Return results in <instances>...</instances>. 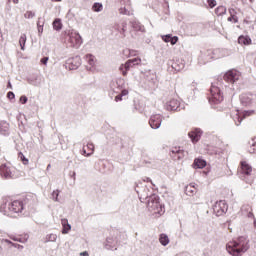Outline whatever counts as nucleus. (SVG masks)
I'll return each mask as SVG.
<instances>
[{
	"instance_id": "nucleus-1",
	"label": "nucleus",
	"mask_w": 256,
	"mask_h": 256,
	"mask_svg": "<svg viewBox=\"0 0 256 256\" xmlns=\"http://www.w3.org/2000/svg\"><path fill=\"white\" fill-rule=\"evenodd\" d=\"M226 251L232 256H242L249 251V239L247 236H239L226 245Z\"/></svg>"
},
{
	"instance_id": "nucleus-25",
	"label": "nucleus",
	"mask_w": 256,
	"mask_h": 256,
	"mask_svg": "<svg viewBox=\"0 0 256 256\" xmlns=\"http://www.w3.org/2000/svg\"><path fill=\"white\" fill-rule=\"evenodd\" d=\"M0 135H9V123L7 121L0 122Z\"/></svg>"
},
{
	"instance_id": "nucleus-17",
	"label": "nucleus",
	"mask_w": 256,
	"mask_h": 256,
	"mask_svg": "<svg viewBox=\"0 0 256 256\" xmlns=\"http://www.w3.org/2000/svg\"><path fill=\"white\" fill-rule=\"evenodd\" d=\"M170 156L174 161H180V159L185 157V151L181 147H174L170 151Z\"/></svg>"
},
{
	"instance_id": "nucleus-19",
	"label": "nucleus",
	"mask_w": 256,
	"mask_h": 256,
	"mask_svg": "<svg viewBox=\"0 0 256 256\" xmlns=\"http://www.w3.org/2000/svg\"><path fill=\"white\" fill-rule=\"evenodd\" d=\"M170 63H171V67H172V69H174V71H183V69H185V60H183V59H175V60L171 61Z\"/></svg>"
},
{
	"instance_id": "nucleus-40",
	"label": "nucleus",
	"mask_w": 256,
	"mask_h": 256,
	"mask_svg": "<svg viewBox=\"0 0 256 256\" xmlns=\"http://www.w3.org/2000/svg\"><path fill=\"white\" fill-rule=\"evenodd\" d=\"M55 241H57V234H49L46 236V243H55Z\"/></svg>"
},
{
	"instance_id": "nucleus-20",
	"label": "nucleus",
	"mask_w": 256,
	"mask_h": 256,
	"mask_svg": "<svg viewBox=\"0 0 256 256\" xmlns=\"http://www.w3.org/2000/svg\"><path fill=\"white\" fill-rule=\"evenodd\" d=\"M27 82L29 83V85H34V87H39V85H41V75L32 74L27 77Z\"/></svg>"
},
{
	"instance_id": "nucleus-34",
	"label": "nucleus",
	"mask_w": 256,
	"mask_h": 256,
	"mask_svg": "<svg viewBox=\"0 0 256 256\" xmlns=\"http://www.w3.org/2000/svg\"><path fill=\"white\" fill-rule=\"evenodd\" d=\"M85 148L90 151L86 154L87 157H91V155H93V153H95V145L92 142H89Z\"/></svg>"
},
{
	"instance_id": "nucleus-15",
	"label": "nucleus",
	"mask_w": 256,
	"mask_h": 256,
	"mask_svg": "<svg viewBox=\"0 0 256 256\" xmlns=\"http://www.w3.org/2000/svg\"><path fill=\"white\" fill-rule=\"evenodd\" d=\"M67 65L70 71H75V69H79V67H81V57L75 56V57L69 58L67 60Z\"/></svg>"
},
{
	"instance_id": "nucleus-43",
	"label": "nucleus",
	"mask_w": 256,
	"mask_h": 256,
	"mask_svg": "<svg viewBox=\"0 0 256 256\" xmlns=\"http://www.w3.org/2000/svg\"><path fill=\"white\" fill-rule=\"evenodd\" d=\"M59 193H61V191L59 190H54L51 194V197L53 199V201H59Z\"/></svg>"
},
{
	"instance_id": "nucleus-53",
	"label": "nucleus",
	"mask_w": 256,
	"mask_h": 256,
	"mask_svg": "<svg viewBox=\"0 0 256 256\" xmlns=\"http://www.w3.org/2000/svg\"><path fill=\"white\" fill-rule=\"evenodd\" d=\"M247 218L248 219H255V215L253 214V210H250V212H247Z\"/></svg>"
},
{
	"instance_id": "nucleus-4",
	"label": "nucleus",
	"mask_w": 256,
	"mask_h": 256,
	"mask_svg": "<svg viewBox=\"0 0 256 256\" xmlns=\"http://www.w3.org/2000/svg\"><path fill=\"white\" fill-rule=\"evenodd\" d=\"M110 89L114 93H117L118 95L115 97V101L118 103V101H123V97H126V95H129V90L125 89V80L118 79L113 80L110 83Z\"/></svg>"
},
{
	"instance_id": "nucleus-23",
	"label": "nucleus",
	"mask_w": 256,
	"mask_h": 256,
	"mask_svg": "<svg viewBox=\"0 0 256 256\" xmlns=\"http://www.w3.org/2000/svg\"><path fill=\"white\" fill-rule=\"evenodd\" d=\"M253 113H255L254 110H244L242 112V116L236 114V118H235V119H237L236 125L237 126L241 125V121H243V119H245V117H249V116L253 115Z\"/></svg>"
},
{
	"instance_id": "nucleus-22",
	"label": "nucleus",
	"mask_w": 256,
	"mask_h": 256,
	"mask_svg": "<svg viewBox=\"0 0 256 256\" xmlns=\"http://www.w3.org/2000/svg\"><path fill=\"white\" fill-rule=\"evenodd\" d=\"M161 38L164 43H170L171 45H177L179 41V37L173 36V34L162 35Z\"/></svg>"
},
{
	"instance_id": "nucleus-63",
	"label": "nucleus",
	"mask_w": 256,
	"mask_h": 256,
	"mask_svg": "<svg viewBox=\"0 0 256 256\" xmlns=\"http://www.w3.org/2000/svg\"><path fill=\"white\" fill-rule=\"evenodd\" d=\"M0 37H3V33L1 32V29H0Z\"/></svg>"
},
{
	"instance_id": "nucleus-39",
	"label": "nucleus",
	"mask_w": 256,
	"mask_h": 256,
	"mask_svg": "<svg viewBox=\"0 0 256 256\" xmlns=\"http://www.w3.org/2000/svg\"><path fill=\"white\" fill-rule=\"evenodd\" d=\"M44 25H45V22H41V18H39L37 21V29H38L39 35L43 34V26Z\"/></svg>"
},
{
	"instance_id": "nucleus-51",
	"label": "nucleus",
	"mask_w": 256,
	"mask_h": 256,
	"mask_svg": "<svg viewBox=\"0 0 256 256\" xmlns=\"http://www.w3.org/2000/svg\"><path fill=\"white\" fill-rule=\"evenodd\" d=\"M228 21H234V23H237L239 21V18H237V16L230 15V17H228Z\"/></svg>"
},
{
	"instance_id": "nucleus-7",
	"label": "nucleus",
	"mask_w": 256,
	"mask_h": 256,
	"mask_svg": "<svg viewBox=\"0 0 256 256\" xmlns=\"http://www.w3.org/2000/svg\"><path fill=\"white\" fill-rule=\"evenodd\" d=\"M141 63L140 58H133L126 61L124 64H121L119 67V71H121L123 77H127V73L131 70L135 65H139Z\"/></svg>"
},
{
	"instance_id": "nucleus-62",
	"label": "nucleus",
	"mask_w": 256,
	"mask_h": 256,
	"mask_svg": "<svg viewBox=\"0 0 256 256\" xmlns=\"http://www.w3.org/2000/svg\"><path fill=\"white\" fill-rule=\"evenodd\" d=\"M146 181L147 182H151V178H146Z\"/></svg>"
},
{
	"instance_id": "nucleus-27",
	"label": "nucleus",
	"mask_w": 256,
	"mask_h": 256,
	"mask_svg": "<svg viewBox=\"0 0 256 256\" xmlns=\"http://www.w3.org/2000/svg\"><path fill=\"white\" fill-rule=\"evenodd\" d=\"M239 45H251V38L249 36L241 35L238 37Z\"/></svg>"
},
{
	"instance_id": "nucleus-10",
	"label": "nucleus",
	"mask_w": 256,
	"mask_h": 256,
	"mask_svg": "<svg viewBox=\"0 0 256 256\" xmlns=\"http://www.w3.org/2000/svg\"><path fill=\"white\" fill-rule=\"evenodd\" d=\"M256 95L248 92L240 95V103L243 107H251L255 103Z\"/></svg>"
},
{
	"instance_id": "nucleus-38",
	"label": "nucleus",
	"mask_w": 256,
	"mask_h": 256,
	"mask_svg": "<svg viewBox=\"0 0 256 256\" xmlns=\"http://www.w3.org/2000/svg\"><path fill=\"white\" fill-rule=\"evenodd\" d=\"M5 243H7L8 245H12V247H15V249H19V251H22V249H24L23 245H20L18 243H13L11 240L6 239L4 240Z\"/></svg>"
},
{
	"instance_id": "nucleus-44",
	"label": "nucleus",
	"mask_w": 256,
	"mask_h": 256,
	"mask_svg": "<svg viewBox=\"0 0 256 256\" xmlns=\"http://www.w3.org/2000/svg\"><path fill=\"white\" fill-rule=\"evenodd\" d=\"M24 17H25V19H33V17H35V12H33V11H27V12L24 14Z\"/></svg>"
},
{
	"instance_id": "nucleus-48",
	"label": "nucleus",
	"mask_w": 256,
	"mask_h": 256,
	"mask_svg": "<svg viewBox=\"0 0 256 256\" xmlns=\"http://www.w3.org/2000/svg\"><path fill=\"white\" fill-rule=\"evenodd\" d=\"M14 241H17L18 243H27V241H29V236L24 238H16Z\"/></svg>"
},
{
	"instance_id": "nucleus-45",
	"label": "nucleus",
	"mask_w": 256,
	"mask_h": 256,
	"mask_svg": "<svg viewBox=\"0 0 256 256\" xmlns=\"http://www.w3.org/2000/svg\"><path fill=\"white\" fill-rule=\"evenodd\" d=\"M250 211H253V208H251L250 205H243L242 206V213H249Z\"/></svg>"
},
{
	"instance_id": "nucleus-26",
	"label": "nucleus",
	"mask_w": 256,
	"mask_h": 256,
	"mask_svg": "<svg viewBox=\"0 0 256 256\" xmlns=\"http://www.w3.org/2000/svg\"><path fill=\"white\" fill-rule=\"evenodd\" d=\"M194 167L196 169H203V168L207 167V161H205L204 159H201V158H196L194 160Z\"/></svg>"
},
{
	"instance_id": "nucleus-30",
	"label": "nucleus",
	"mask_w": 256,
	"mask_h": 256,
	"mask_svg": "<svg viewBox=\"0 0 256 256\" xmlns=\"http://www.w3.org/2000/svg\"><path fill=\"white\" fill-rule=\"evenodd\" d=\"M227 13V7L225 6H218L215 9V14L217 15V17H223V15H225Z\"/></svg>"
},
{
	"instance_id": "nucleus-8",
	"label": "nucleus",
	"mask_w": 256,
	"mask_h": 256,
	"mask_svg": "<svg viewBox=\"0 0 256 256\" xmlns=\"http://www.w3.org/2000/svg\"><path fill=\"white\" fill-rule=\"evenodd\" d=\"M70 47H74L75 49H79L81 45L83 44V38L79 34V32L72 31L69 33V39Z\"/></svg>"
},
{
	"instance_id": "nucleus-47",
	"label": "nucleus",
	"mask_w": 256,
	"mask_h": 256,
	"mask_svg": "<svg viewBox=\"0 0 256 256\" xmlns=\"http://www.w3.org/2000/svg\"><path fill=\"white\" fill-rule=\"evenodd\" d=\"M121 31H122L123 37H125V31H127V22L121 23Z\"/></svg>"
},
{
	"instance_id": "nucleus-46",
	"label": "nucleus",
	"mask_w": 256,
	"mask_h": 256,
	"mask_svg": "<svg viewBox=\"0 0 256 256\" xmlns=\"http://www.w3.org/2000/svg\"><path fill=\"white\" fill-rule=\"evenodd\" d=\"M207 3L210 7V9H213L214 7H217V1L216 0H207Z\"/></svg>"
},
{
	"instance_id": "nucleus-12",
	"label": "nucleus",
	"mask_w": 256,
	"mask_h": 256,
	"mask_svg": "<svg viewBox=\"0 0 256 256\" xmlns=\"http://www.w3.org/2000/svg\"><path fill=\"white\" fill-rule=\"evenodd\" d=\"M104 247L108 251H117V247H119V240H117V237L109 236L104 242Z\"/></svg>"
},
{
	"instance_id": "nucleus-32",
	"label": "nucleus",
	"mask_w": 256,
	"mask_h": 256,
	"mask_svg": "<svg viewBox=\"0 0 256 256\" xmlns=\"http://www.w3.org/2000/svg\"><path fill=\"white\" fill-rule=\"evenodd\" d=\"M85 60L90 67H95V56H93L92 54H86Z\"/></svg>"
},
{
	"instance_id": "nucleus-59",
	"label": "nucleus",
	"mask_w": 256,
	"mask_h": 256,
	"mask_svg": "<svg viewBox=\"0 0 256 256\" xmlns=\"http://www.w3.org/2000/svg\"><path fill=\"white\" fill-rule=\"evenodd\" d=\"M80 255H81V256H89V252L84 251V252H81Z\"/></svg>"
},
{
	"instance_id": "nucleus-61",
	"label": "nucleus",
	"mask_w": 256,
	"mask_h": 256,
	"mask_svg": "<svg viewBox=\"0 0 256 256\" xmlns=\"http://www.w3.org/2000/svg\"><path fill=\"white\" fill-rule=\"evenodd\" d=\"M8 87H10V89H12V85H11V82H8Z\"/></svg>"
},
{
	"instance_id": "nucleus-60",
	"label": "nucleus",
	"mask_w": 256,
	"mask_h": 256,
	"mask_svg": "<svg viewBox=\"0 0 256 256\" xmlns=\"http://www.w3.org/2000/svg\"><path fill=\"white\" fill-rule=\"evenodd\" d=\"M15 5L19 3V0H12Z\"/></svg>"
},
{
	"instance_id": "nucleus-35",
	"label": "nucleus",
	"mask_w": 256,
	"mask_h": 256,
	"mask_svg": "<svg viewBox=\"0 0 256 256\" xmlns=\"http://www.w3.org/2000/svg\"><path fill=\"white\" fill-rule=\"evenodd\" d=\"M131 25L135 31H145V27H143V25H141L138 21H132Z\"/></svg>"
},
{
	"instance_id": "nucleus-29",
	"label": "nucleus",
	"mask_w": 256,
	"mask_h": 256,
	"mask_svg": "<svg viewBox=\"0 0 256 256\" xmlns=\"http://www.w3.org/2000/svg\"><path fill=\"white\" fill-rule=\"evenodd\" d=\"M52 26L54 31H61V29H63V23L61 22L60 18L54 19Z\"/></svg>"
},
{
	"instance_id": "nucleus-52",
	"label": "nucleus",
	"mask_w": 256,
	"mask_h": 256,
	"mask_svg": "<svg viewBox=\"0 0 256 256\" xmlns=\"http://www.w3.org/2000/svg\"><path fill=\"white\" fill-rule=\"evenodd\" d=\"M7 97H8V99H10V101H11L12 99H15V93H13L12 91H9V92L7 93Z\"/></svg>"
},
{
	"instance_id": "nucleus-9",
	"label": "nucleus",
	"mask_w": 256,
	"mask_h": 256,
	"mask_svg": "<svg viewBox=\"0 0 256 256\" xmlns=\"http://www.w3.org/2000/svg\"><path fill=\"white\" fill-rule=\"evenodd\" d=\"M229 209V206H227V202L225 200H220L216 202L213 206V212L215 213L216 217H221L222 215H225Z\"/></svg>"
},
{
	"instance_id": "nucleus-2",
	"label": "nucleus",
	"mask_w": 256,
	"mask_h": 256,
	"mask_svg": "<svg viewBox=\"0 0 256 256\" xmlns=\"http://www.w3.org/2000/svg\"><path fill=\"white\" fill-rule=\"evenodd\" d=\"M29 207V199L4 201L0 206V211L4 215H13V213H21L23 209Z\"/></svg>"
},
{
	"instance_id": "nucleus-18",
	"label": "nucleus",
	"mask_w": 256,
	"mask_h": 256,
	"mask_svg": "<svg viewBox=\"0 0 256 256\" xmlns=\"http://www.w3.org/2000/svg\"><path fill=\"white\" fill-rule=\"evenodd\" d=\"M0 177H2V179H13V172L7 164L0 166Z\"/></svg>"
},
{
	"instance_id": "nucleus-42",
	"label": "nucleus",
	"mask_w": 256,
	"mask_h": 256,
	"mask_svg": "<svg viewBox=\"0 0 256 256\" xmlns=\"http://www.w3.org/2000/svg\"><path fill=\"white\" fill-rule=\"evenodd\" d=\"M59 141H60L61 149L63 151L69 149V145L65 143V139H63V136L59 137Z\"/></svg>"
},
{
	"instance_id": "nucleus-31",
	"label": "nucleus",
	"mask_w": 256,
	"mask_h": 256,
	"mask_svg": "<svg viewBox=\"0 0 256 256\" xmlns=\"http://www.w3.org/2000/svg\"><path fill=\"white\" fill-rule=\"evenodd\" d=\"M159 242L163 247H167V245H169V236H167V234H160Z\"/></svg>"
},
{
	"instance_id": "nucleus-55",
	"label": "nucleus",
	"mask_w": 256,
	"mask_h": 256,
	"mask_svg": "<svg viewBox=\"0 0 256 256\" xmlns=\"http://www.w3.org/2000/svg\"><path fill=\"white\" fill-rule=\"evenodd\" d=\"M229 14H230L232 17H235V15H237V11L235 10V8H230V9H229Z\"/></svg>"
},
{
	"instance_id": "nucleus-37",
	"label": "nucleus",
	"mask_w": 256,
	"mask_h": 256,
	"mask_svg": "<svg viewBox=\"0 0 256 256\" xmlns=\"http://www.w3.org/2000/svg\"><path fill=\"white\" fill-rule=\"evenodd\" d=\"M249 145H250V147H249V149H248L249 153H256V137L253 138V139L249 142Z\"/></svg>"
},
{
	"instance_id": "nucleus-6",
	"label": "nucleus",
	"mask_w": 256,
	"mask_h": 256,
	"mask_svg": "<svg viewBox=\"0 0 256 256\" xmlns=\"http://www.w3.org/2000/svg\"><path fill=\"white\" fill-rule=\"evenodd\" d=\"M240 165H241L240 179H242V181H245L248 184L253 183V179L250 178L251 173L253 172V167H251V165H249L247 161H242Z\"/></svg>"
},
{
	"instance_id": "nucleus-14",
	"label": "nucleus",
	"mask_w": 256,
	"mask_h": 256,
	"mask_svg": "<svg viewBox=\"0 0 256 256\" xmlns=\"http://www.w3.org/2000/svg\"><path fill=\"white\" fill-rule=\"evenodd\" d=\"M161 123H163V116L160 114H154L149 119L151 129H159V127H161Z\"/></svg>"
},
{
	"instance_id": "nucleus-41",
	"label": "nucleus",
	"mask_w": 256,
	"mask_h": 256,
	"mask_svg": "<svg viewBox=\"0 0 256 256\" xmlns=\"http://www.w3.org/2000/svg\"><path fill=\"white\" fill-rule=\"evenodd\" d=\"M18 157L20 161H22L23 165H29V159H27L22 152L18 153Z\"/></svg>"
},
{
	"instance_id": "nucleus-16",
	"label": "nucleus",
	"mask_w": 256,
	"mask_h": 256,
	"mask_svg": "<svg viewBox=\"0 0 256 256\" xmlns=\"http://www.w3.org/2000/svg\"><path fill=\"white\" fill-rule=\"evenodd\" d=\"M180 107H181V102H179V100L177 99H171L165 104L166 111H181Z\"/></svg>"
},
{
	"instance_id": "nucleus-64",
	"label": "nucleus",
	"mask_w": 256,
	"mask_h": 256,
	"mask_svg": "<svg viewBox=\"0 0 256 256\" xmlns=\"http://www.w3.org/2000/svg\"><path fill=\"white\" fill-rule=\"evenodd\" d=\"M254 227L256 228V220H254Z\"/></svg>"
},
{
	"instance_id": "nucleus-58",
	"label": "nucleus",
	"mask_w": 256,
	"mask_h": 256,
	"mask_svg": "<svg viewBox=\"0 0 256 256\" xmlns=\"http://www.w3.org/2000/svg\"><path fill=\"white\" fill-rule=\"evenodd\" d=\"M155 80V75L152 74V76L149 78L147 77V81H154Z\"/></svg>"
},
{
	"instance_id": "nucleus-28",
	"label": "nucleus",
	"mask_w": 256,
	"mask_h": 256,
	"mask_svg": "<svg viewBox=\"0 0 256 256\" xmlns=\"http://www.w3.org/2000/svg\"><path fill=\"white\" fill-rule=\"evenodd\" d=\"M185 193L189 197H193V195H195V193H197V188H195V186L193 184H190V185L186 186Z\"/></svg>"
},
{
	"instance_id": "nucleus-56",
	"label": "nucleus",
	"mask_w": 256,
	"mask_h": 256,
	"mask_svg": "<svg viewBox=\"0 0 256 256\" xmlns=\"http://www.w3.org/2000/svg\"><path fill=\"white\" fill-rule=\"evenodd\" d=\"M114 29H115L116 31L120 32V35H123V32H122V30H121V25L116 24V25L114 26Z\"/></svg>"
},
{
	"instance_id": "nucleus-3",
	"label": "nucleus",
	"mask_w": 256,
	"mask_h": 256,
	"mask_svg": "<svg viewBox=\"0 0 256 256\" xmlns=\"http://www.w3.org/2000/svg\"><path fill=\"white\" fill-rule=\"evenodd\" d=\"M147 208L150 213L154 215H163L165 213V206L161 204L159 195L151 194L146 197Z\"/></svg>"
},
{
	"instance_id": "nucleus-21",
	"label": "nucleus",
	"mask_w": 256,
	"mask_h": 256,
	"mask_svg": "<svg viewBox=\"0 0 256 256\" xmlns=\"http://www.w3.org/2000/svg\"><path fill=\"white\" fill-rule=\"evenodd\" d=\"M203 134V131L201 129L196 128L188 133V137H190L192 143H197L199 139H201V135Z\"/></svg>"
},
{
	"instance_id": "nucleus-11",
	"label": "nucleus",
	"mask_w": 256,
	"mask_h": 256,
	"mask_svg": "<svg viewBox=\"0 0 256 256\" xmlns=\"http://www.w3.org/2000/svg\"><path fill=\"white\" fill-rule=\"evenodd\" d=\"M241 77V73L237 70H229L224 75V81L227 83H232V85H235L237 83V80Z\"/></svg>"
},
{
	"instance_id": "nucleus-50",
	"label": "nucleus",
	"mask_w": 256,
	"mask_h": 256,
	"mask_svg": "<svg viewBox=\"0 0 256 256\" xmlns=\"http://www.w3.org/2000/svg\"><path fill=\"white\" fill-rule=\"evenodd\" d=\"M27 101H29L27 96L23 95L20 97V103H22V105H25V103H27Z\"/></svg>"
},
{
	"instance_id": "nucleus-49",
	"label": "nucleus",
	"mask_w": 256,
	"mask_h": 256,
	"mask_svg": "<svg viewBox=\"0 0 256 256\" xmlns=\"http://www.w3.org/2000/svg\"><path fill=\"white\" fill-rule=\"evenodd\" d=\"M48 61H49V57L48 56H44L43 58H41L40 63L42 65H47Z\"/></svg>"
},
{
	"instance_id": "nucleus-57",
	"label": "nucleus",
	"mask_w": 256,
	"mask_h": 256,
	"mask_svg": "<svg viewBox=\"0 0 256 256\" xmlns=\"http://www.w3.org/2000/svg\"><path fill=\"white\" fill-rule=\"evenodd\" d=\"M82 155H85V157H87V148L85 146L82 149Z\"/></svg>"
},
{
	"instance_id": "nucleus-5",
	"label": "nucleus",
	"mask_w": 256,
	"mask_h": 256,
	"mask_svg": "<svg viewBox=\"0 0 256 256\" xmlns=\"http://www.w3.org/2000/svg\"><path fill=\"white\" fill-rule=\"evenodd\" d=\"M221 83L214 82L210 87V97L208 101L211 107H215V105H219L223 101V92H221V87L219 86Z\"/></svg>"
},
{
	"instance_id": "nucleus-13",
	"label": "nucleus",
	"mask_w": 256,
	"mask_h": 256,
	"mask_svg": "<svg viewBox=\"0 0 256 256\" xmlns=\"http://www.w3.org/2000/svg\"><path fill=\"white\" fill-rule=\"evenodd\" d=\"M121 5H124L119 9L120 15H133V8H131V0H122Z\"/></svg>"
},
{
	"instance_id": "nucleus-24",
	"label": "nucleus",
	"mask_w": 256,
	"mask_h": 256,
	"mask_svg": "<svg viewBox=\"0 0 256 256\" xmlns=\"http://www.w3.org/2000/svg\"><path fill=\"white\" fill-rule=\"evenodd\" d=\"M61 225H62V234L63 235H67V233H69V231H71V224H69V220H67V218H63L61 220Z\"/></svg>"
},
{
	"instance_id": "nucleus-36",
	"label": "nucleus",
	"mask_w": 256,
	"mask_h": 256,
	"mask_svg": "<svg viewBox=\"0 0 256 256\" xmlns=\"http://www.w3.org/2000/svg\"><path fill=\"white\" fill-rule=\"evenodd\" d=\"M25 43H27V35L22 34L19 39V45L22 51H25Z\"/></svg>"
},
{
	"instance_id": "nucleus-33",
	"label": "nucleus",
	"mask_w": 256,
	"mask_h": 256,
	"mask_svg": "<svg viewBox=\"0 0 256 256\" xmlns=\"http://www.w3.org/2000/svg\"><path fill=\"white\" fill-rule=\"evenodd\" d=\"M92 11H94V13H101V11H103V4L99 2H95L92 5Z\"/></svg>"
},
{
	"instance_id": "nucleus-54",
	"label": "nucleus",
	"mask_w": 256,
	"mask_h": 256,
	"mask_svg": "<svg viewBox=\"0 0 256 256\" xmlns=\"http://www.w3.org/2000/svg\"><path fill=\"white\" fill-rule=\"evenodd\" d=\"M76 175H77V173L75 171H70L69 172V177H71V179H73V181H75Z\"/></svg>"
}]
</instances>
